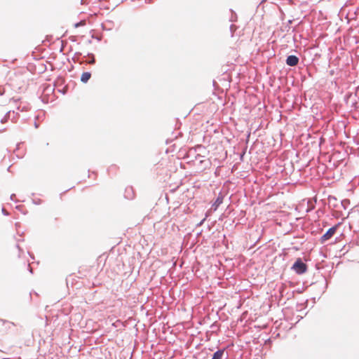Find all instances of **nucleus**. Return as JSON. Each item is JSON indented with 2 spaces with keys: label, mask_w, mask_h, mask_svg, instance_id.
I'll list each match as a JSON object with an SVG mask.
<instances>
[{
  "label": "nucleus",
  "mask_w": 359,
  "mask_h": 359,
  "mask_svg": "<svg viewBox=\"0 0 359 359\" xmlns=\"http://www.w3.org/2000/svg\"><path fill=\"white\" fill-rule=\"evenodd\" d=\"M292 269L297 273L298 274H302L306 271L307 266L306 264H304L301 259H297V261L292 266Z\"/></svg>",
  "instance_id": "nucleus-1"
},
{
  "label": "nucleus",
  "mask_w": 359,
  "mask_h": 359,
  "mask_svg": "<svg viewBox=\"0 0 359 359\" xmlns=\"http://www.w3.org/2000/svg\"><path fill=\"white\" fill-rule=\"evenodd\" d=\"M339 226V224L332 226V228L329 229L327 230V231L323 234L320 238V241L321 243H324L326 241L329 240L330 238H331L333 235L336 233L338 227Z\"/></svg>",
  "instance_id": "nucleus-2"
},
{
  "label": "nucleus",
  "mask_w": 359,
  "mask_h": 359,
  "mask_svg": "<svg viewBox=\"0 0 359 359\" xmlns=\"http://www.w3.org/2000/svg\"><path fill=\"white\" fill-rule=\"evenodd\" d=\"M299 62V58L295 55H289L286 60V64L289 66H296Z\"/></svg>",
  "instance_id": "nucleus-3"
},
{
  "label": "nucleus",
  "mask_w": 359,
  "mask_h": 359,
  "mask_svg": "<svg viewBox=\"0 0 359 359\" xmlns=\"http://www.w3.org/2000/svg\"><path fill=\"white\" fill-rule=\"evenodd\" d=\"M223 202V196L222 195H219L214 203L212 205L211 210L213 211H216L218 207Z\"/></svg>",
  "instance_id": "nucleus-4"
},
{
  "label": "nucleus",
  "mask_w": 359,
  "mask_h": 359,
  "mask_svg": "<svg viewBox=\"0 0 359 359\" xmlns=\"http://www.w3.org/2000/svg\"><path fill=\"white\" fill-rule=\"evenodd\" d=\"M90 76L91 74L90 72H83L81 74V81L83 83H86L90 79Z\"/></svg>",
  "instance_id": "nucleus-5"
},
{
  "label": "nucleus",
  "mask_w": 359,
  "mask_h": 359,
  "mask_svg": "<svg viewBox=\"0 0 359 359\" xmlns=\"http://www.w3.org/2000/svg\"><path fill=\"white\" fill-rule=\"evenodd\" d=\"M223 353V350H219L214 353L212 359H222Z\"/></svg>",
  "instance_id": "nucleus-6"
},
{
  "label": "nucleus",
  "mask_w": 359,
  "mask_h": 359,
  "mask_svg": "<svg viewBox=\"0 0 359 359\" xmlns=\"http://www.w3.org/2000/svg\"><path fill=\"white\" fill-rule=\"evenodd\" d=\"M86 25V21H85V20H82V21H81V22H79V23H76V24L74 25V27H79V26H80V25Z\"/></svg>",
  "instance_id": "nucleus-7"
},
{
  "label": "nucleus",
  "mask_w": 359,
  "mask_h": 359,
  "mask_svg": "<svg viewBox=\"0 0 359 359\" xmlns=\"http://www.w3.org/2000/svg\"><path fill=\"white\" fill-rule=\"evenodd\" d=\"M94 62H95V60H94V59H92V60L89 62V63H90V64H93Z\"/></svg>",
  "instance_id": "nucleus-8"
}]
</instances>
